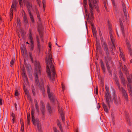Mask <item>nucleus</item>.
<instances>
[{"instance_id": "f257e3e1", "label": "nucleus", "mask_w": 132, "mask_h": 132, "mask_svg": "<svg viewBox=\"0 0 132 132\" xmlns=\"http://www.w3.org/2000/svg\"><path fill=\"white\" fill-rule=\"evenodd\" d=\"M49 47L50 48L46 56L45 60L47 64V72L48 76L50 79L52 81L55 79L56 74L55 68L53 64V60L52 53L51 52V44L50 42L49 43Z\"/></svg>"}, {"instance_id": "f03ea898", "label": "nucleus", "mask_w": 132, "mask_h": 132, "mask_svg": "<svg viewBox=\"0 0 132 132\" xmlns=\"http://www.w3.org/2000/svg\"><path fill=\"white\" fill-rule=\"evenodd\" d=\"M35 82L36 84L38 86L40 90L42 92H44L45 89L44 85L42 84L40 85V83L38 80V77L41 74V68L40 66L39 62L37 61H35Z\"/></svg>"}, {"instance_id": "7ed1b4c3", "label": "nucleus", "mask_w": 132, "mask_h": 132, "mask_svg": "<svg viewBox=\"0 0 132 132\" xmlns=\"http://www.w3.org/2000/svg\"><path fill=\"white\" fill-rule=\"evenodd\" d=\"M103 44L104 49L106 56L104 57L106 67L108 72L110 73V75H111L112 72L108 63V61H109L110 60V57L108 45L104 42H103Z\"/></svg>"}, {"instance_id": "20e7f679", "label": "nucleus", "mask_w": 132, "mask_h": 132, "mask_svg": "<svg viewBox=\"0 0 132 132\" xmlns=\"http://www.w3.org/2000/svg\"><path fill=\"white\" fill-rule=\"evenodd\" d=\"M105 88L106 91L104 96L106 103L108 104L109 107H110V103L111 101V95L110 94L109 87L105 86Z\"/></svg>"}, {"instance_id": "39448f33", "label": "nucleus", "mask_w": 132, "mask_h": 132, "mask_svg": "<svg viewBox=\"0 0 132 132\" xmlns=\"http://www.w3.org/2000/svg\"><path fill=\"white\" fill-rule=\"evenodd\" d=\"M96 3L97 2L96 0H88V5L89 7L90 12L92 17L93 15L94 6L95 5L97 4Z\"/></svg>"}, {"instance_id": "423d86ee", "label": "nucleus", "mask_w": 132, "mask_h": 132, "mask_svg": "<svg viewBox=\"0 0 132 132\" xmlns=\"http://www.w3.org/2000/svg\"><path fill=\"white\" fill-rule=\"evenodd\" d=\"M26 5L27 7L28 11L29 13L30 17L31 18L32 22L34 23V20L30 11L32 7V4L30 2L28 1L26 3Z\"/></svg>"}, {"instance_id": "0eeeda50", "label": "nucleus", "mask_w": 132, "mask_h": 132, "mask_svg": "<svg viewBox=\"0 0 132 132\" xmlns=\"http://www.w3.org/2000/svg\"><path fill=\"white\" fill-rule=\"evenodd\" d=\"M49 86L50 85L48 84L47 88V93L49 99L51 101L53 102L54 101L55 99V96L52 92H50Z\"/></svg>"}, {"instance_id": "6e6552de", "label": "nucleus", "mask_w": 132, "mask_h": 132, "mask_svg": "<svg viewBox=\"0 0 132 132\" xmlns=\"http://www.w3.org/2000/svg\"><path fill=\"white\" fill-rule=\"evenodd\" d=\"M40 109L42 113V118L44 119L45 118V106L44 102L42 100L40 101Z\"/></svg>"}, {"instance_id": "1a4fd4ad", "label": "nucleus", "mask_w": 132, "mask_h": 132, "mask_svg": "<svg viewBox=\"0 0 132 132\" xmlns=\"http://www.w3.org/2000/svg\"><path fill=\"white\" fill-rule=\"evenodd\" d=\"M113 99L114 103L116 105H118L121 104V100L119 96L114 95L113 96Z\"/></svg>"}, {"instance_id": "9d476101", "label": "nucleus", "mask_w": 132, "mask_h": 132, "mask_svg": "<svg viewBox=\"0 0 132 132\" xmlns=\"http://www.w3.org/2000/svg\"><path fill=\"white\" fill-rule=\"evenodd\" d=\"M16 2H13L12 4L11 8L10 14V21L12 20L13 18V10L16 9Z\"/></svg>"}, {"instance_id": "9b49d317", "label": "nucleus", "mask_w": 132, "mask_h": 132, "mask_svg": "<svg viewBox=\"0 0 132 132\" xmlns=\"http://www.w3.org/2000/svg\"><path fill=\"white\" fill-rule=\"evenodd\" d=\"M119 77L121 80V84L123 85L124 86H126V81L125 78L123 77L122 73L121 71L119 76Z\"/></svg>"}, {"instance_id": "f8f14e48", "label": "nucleus", "mask_w": 132, "mask_h": 132, "mask_svg": "<svg viewBox=\"0 0 132 132\" xmlns=\"http://www.w3.org/2000/svg\"><path fill=\"white\" fill-rule=\"evenodd\" d=\"M21 72L22 76L23 77L26 81L28 80V79L27 75L26 73L25 68L24 67H23L21 69Z\"/></svg>"}, {"instance_id": "ddd939ff", "label": "nucleus", "mask_w": 132, "mask_h": 132, "mask_svg": "<svg viewBox=\"0 0 132 132\" xmlns=\"http://www.w3.org/2000/svg\"><path fill=\"white\" fill-rule=\"evenodd\" d=\"M58 112L60 114L61 118L63 122L65 123V118L63 114V109L62 108H61L60 107H59Z\"/></svg>"}, {"instance_id": "4468645a", "label": "nucleus", "mask_w": 132, "mask_h": 132, "mask_svg": "<svg viewBox=\"0 0 132 132\" xmlns=\"http://www.w3.org/2000/svg\"><path fill=\"white\" fill-rule=\"evenodd\" d=\"M123 96L126 101H128V97L126 90L122 87L121 88Z\"/></svg>"}, {"instance_id": "2eb2a0df", "label": "nucleus", "mask_w": 132, "mask_h": 132, "mask_svg": "<svg viewBox=\"0 0 132 132\" xmlns=\"http://www.w3.org/2000/svg\"><path fill=\"white\" fill-rule=\"evenodd\" d=\"M126 44L127 47V48L130 55L132 56V51L131 50V47L130 43L128 41L126 40Z\"/></svg>"}, {"instance_id": "dca6fc26", "label": "nucleus", "mask_w": 132, "mask_h": 132, "mask_svg": "<svg viewBox=\"0 0 132 132\" xmlns=\"http://www.w3.org/2000/svg\"><path fill=\"white\" fill-rule=\"evenodd\" d=\"M32 121L34 125H36L38 127H39V120L38 119H35V117L32 118Z\"/></svg>"}, {"instance_id": "f3484780", "label": "nucleus", "mask_w": 132, "mask_h": 132, "mask_svg": "<svg viewBox=\"0 0 132 132\" xmlns=\"http://www.w3.org/2000/svg\"><path fill=\"white\" fill-rule=\"evenodd\" d=\"M36 40L37 42V46L38 47V52L39 53L40 52V51L41 47L40 46V44L39 42V40L37 35L36 36Z\"/></svg>"}, {"instance_id": "a211bd4d", "label": "nucleus", "mask_w": 132, "mask_h": 132, "mask_svg": "<svg viewBox=\"0 0 132 132\" xmlns=\"http://www.w3.org/2000/svg\"><path fill=\"white\" fill-rule=\"evenodd\" d=\"M122 3H122V5L123 7V10L124 12L125 17V18H126L127 16V14L126 7L125 6V5L123 3V2Z\"/></svg>"}, {"instance_id": "6ab92c4d", "label": "nucleus", "mask_w": 132, "mask_h": 132, "mask_svg": "<svg viewBox=\"0 0 132 132\" xmlns=\"http://www.w3.org/2000/svg\"><path fill=\"white\" fill-rule=\"evenodd\" d=\"M113 79L115 82V84L117 86L120 85L118 77L115 74L114 75V78Z\"/></svg>"}, {"instance_id": "aec40b11", "label": "nucleus", "mask_w": 132, "mask_h": 132, "mask_svg": "<svg viewBox=\"0 0 132 132\" xmlns=\"http://www.w3.org/2000/svg\"><path fill=\"white\" fill-rule=\"evenodd\" d=\"M24 14L23 15V18L24 22L26 24H27L28 23V20L27 17L26 15L24 12Z\"/></svg>"}, {"instance_id": "412c9836", "label": "nucleus", "mask_w": 132, "mask_h": 132, "mask_svg": "<svg viewBox=\"0 0 132 132\" xmlns=\"http://www.w3.org/2000/svg\"><path fill=\"white\" fill-rule=\"evenodd\" d=\"M34 102H35V107L36 108V109L37 112L38 113L39 112V106L38 105V102L37 101L36 99L34 100Z\"/></svg>"}, {"instance_id": "4be33fe9", "label": "nucleus", "mask_w": 132, "mask_h": 132, "mask_svg": "<svg viewBox=\"0 0 132 132\" xmlns=\"http://www.w3.org/2000/svg\"><path fill=\"white\" fill-rule=\"evenodd\" d=\"M126 75L127 76L128 81L129 83H130L132 82V75L131 76H129L128 73V74L126 73Z\"/></svg>"}, {"instance_id": "5701e85b", "label": "nucleus", "mask_w": 132, "mask_h": 132, "mask_svg": "<svg viewBox=\"0 0 132 132\" xmlns=\"http://www.w3.org/2000/svg\"><path fill=\"white\" fill-rule=\"evenodd\" d=\"M119 20L120 24V26H121V30L122 33V34L124 35V29L123 26V23H122V21L120 20V19H119Z\"/></svg>"}, {"instance_id": "b1692460", "label": "nucleus", "mask_w": 132, "mask_h": 132, "mask_svg": "<svg viewBox=\"0 0 132 132\" xmlns=\"http://www.w3.org/2000/svg\"><path fill=\"white\" fill-rule=\"evenodd\" d=\"M122 69L123 70L125 73L126 75V73L127 74H128L129 73L128 72V70L127 67L126 65H124L123 67H122Z\"/></svg>"}, {"instance_id": "393cba45", "label": "nucleus", "mask_w": 132, "mask_h": 132, "mask_svg": "<svg viewBox=\"0 0 132 132\" xmlns=\"http://www.w3.org/2000/svg\"><path fill=\"white\" fill-rule=\"evenodd\" d=\"M15 62V58L14 57L12 58V60H11L10 63V65L11 67H13V65Z\"/></svg>"}, {"instance_id": "a878e982", "label": "nucleus", "mask_w": 132, "mask_h": 132, "mask_svg": "<svg viewBox=\"0 0 132 132\" xmlns=\"http://www.w3.org/2000/svg\"><path fill=\"white\" fill-rule=\"evenodd\" d=\"M128 88L131 98H132V88L129 85L128 86Z\"/></svg>"}, {"instance_id": "bb28decb", "label": "nucleus", "mask_w": 132, "mask_h": 132, "mask_svg": "<svg viewBox=\"0 0 132 132\" xmlns=\"http://www.w3.org/2000/svg\"><path fill=\"white\" fill-rule=\"evenodd\" d=\"M28 37L29 40L30 41V42H34L33 38L30 32L29 33Z\"/></svg>"}, {"instance_id": "cd10ccee", "label": "nucleus", "mask_w": 132, "mask_h": 132, "mask_svg": "<svg viewBox=\"0 0 132 132\" xmlns=\"http://www.w3.org/2000/svg\"><path fill=\"white\" fill-rule=\"evenodd\" d=\"M46 108L48 110V112H49V114H51L52 112L51 108L50 105L48 104H47Z\"/></svg>"}, {"instance_id": "c85d7f7f", "label": "nucleus", "mask_w": 132, "mask_h": 132, "mask_svg": "<svg viewBox=\"0 0 132 132\" xmlns=\"http://www.w3.org/2000/svg\"><path fill=\"white\" fill-rule=\"evenodd\" d=\"M57 126L59 127L61 131L62 132H63V130H62V127L61 126V123L60 122V121L58 120H57Z\"/></svg>"}, {"instance_id": "c756f323", "label": "nucleus", "mask_w": 132, "mask_h": 132, "mask_svg": "<svg viewBox=\"0 0 132 132\" xmlns=\"http://www.w3.org/2000/svg\"><path fill=\"white\" fill-rule=\"evenodd\" d=\"M92 30L93 35L94 36H96L97 33L96 29L94 27H92Z\"/></svg>"}, {"instance_id": "7c9ffc66", "label": "nucleus", "mask_w": 132, "mask_h": 132, "mask_svg": "<svg viewBox=\"0 0 132 132\" xmlns=\"http://www.w3.org/2000/svg\"><path fill=\"white\" fill-rule=\"evenodd\" d=\"M23 89L25 94H29L28 91L27 90L26 87L25 85H23Z\"/></svg>"}, {"instance_id": "2f4dec72", "label": "nucleus", "mask_w": 132, "mask_h": 132, "mask_svg": "<svg viewBox=\"0 0 132 132\" xmlns=\"http://www.w3.org/2000/svg\"><path fill=\"white\" fill-rule=\"evenodd\" d=\"M31 89L34 95L35 96L36 94L35 91L34 87L33 85H31Z\"/></svg>"}, {"instance_id": "473e14b6", "label": "nucleus", "mask_w": 132, "mask_h": 132, "mask_svg": "<svg viewBox=\"0 0 132 132\" xmlns=\"http://www.w3.org/2000/svg\"><path fill=\"white\" fill-rule=\"evenodd\" d=\"M31 115L32 118L34 117L35 110L34 108H32L31 110Z\"/></svg>"}, {"instance_id": "72a5a7b5", "label": "nucleus", "mask_w": 132, "mask_h": 132, "mask_svg": "<svg viewBox=\"0 0 132 132\" xmlns=\"http://www.w3.org/2000/svg\"><path fill=\"white\" fill-rule=\"evenodd\" d=\"M84 2V6L85 9H86V5L87 4V0H83Z\"/></svg>"}, {"instance_id": "f704fd0d", "label": "nucleus", "mask_w": 132, "mask_h": 132, "mask_svg": "<svg viewBox=\"0 0 132 132\" xmlns=\"http://www.w3.org/2000/svg\"><path fill=\"white\" fill-rule=\"evenodd\" d=\"M21 130L22 132H23L24 131V123L23 122L21 123Z\"/></svg>"}, {"instance_id": "c9c22d12", "label": "nucleus", "mask_w": 132, "mask_h": 132, "mask_svg": "<svg viewBox=\"0 0 132 132\" xmlns=\"http://www.w3.org/2000/svg\"><path fill=\"white\" fill-rule=\"evenodd\" d=\"M111 40L112 42V43L114 47V48L115 47V44H114V42H115V40L113 38V37L111 38Z\"/></svg>"}, {"instance_id": "e433bc0d", "label": "nucleus", "mask_w": 132, "mask_h": 132, "mask_svg": "<svg viewBox=\"0 0 132 132\" xmlns=\"http://www.w3.org/2000/svg\"><path fill=\"white\" fill-rule=\"evenodd\" d=\"M31 50L32 51L34 48V44L33 42H31Z\"/></svg>"}, {"instance_id": "4c0bfd02", "label": "nucleus", "mask_w": 132, "mask_h": 132, "mask_svg": "<svg viewBox=\"0 0 132 132\" xmlns=\"http://www.w3.org/2000/svg\"><path fill=\"white\" fill-rule=\"evenodd\" d=\"M113 31L111 30H110L109 31V35L110 38L113 37L112 35Z\"/></svg>"}, {"instance_id": "58836bf2", "label": "nucleus", "mask_w": 132, "mask_h": 132, "mask_svg": "<svg viewBox=\"0 0 132 132\" xmlns=\"http://www.w3.org/2000/svg\"><path fill=\"white\" fill-rule=\"evenodd\" d=\"M120 53L121 56L123 59L124 58L123 52L121 51H120Z\"/></svg>"}, {"instance_id": "ea45409f", "label": "nucleus", "mask_w": 132, "mask_h": 132, "mask_svg": "<svg viewBox=\"0 0 132 132\" xmlns=\"http://www.w3.org/2000/svg\"><path fill=\"white\" fill-rule=\"evenodd\" d=\"M20 21L19 20H18V19H17V22H16L17 25V26L19 27H20Z\"/></svg>"}, {"instance_id": "a19ab883", "label": "nucleus", "mask_w": 132, "mask_h": 132, "mask_svg": "<svg viewBox=\"0 0 132 132\" xmlns=\"http://www.w3.org/2000/svg\"><path fill=\"white\" fill-rule=\"evenodd\" d=\"M98 87L96 86L95 88V90L94 91V93L96 94H98Z\"/></svg>"}, {"instance_id": "79ce46f5", "label": "nucleus", "mask_w": 132, "mask_h": 132, "mask_svg": "<svg viewBox=\"0 0 132 132\" xmlns=\"http://www.w3.org/2000/svg\"><path fill=\"white\" fill-rule=\"evenodd\" d=\"M30 119V113H29L28 112L27 113V119Z\"/></svg>"}, {"instance_id": "37998d69", "label": "nucleus", "mask_w": 132, "mask_h": 132, "mask_svg": "<svg viewBox=\"0 0 132 132\" xmlns=\"http://www.w3.org/2000/svg\"><path fill=\"white\" fill-rule=\"evenodd\" d=\"M15 96H18L19 95V93L18 91L17 90H16L15 93Z\"/></svg>"}, {"instance_id": "c03bdc74", "label": "nucleus", "mask_w": 132, "mask_h": 132, "mask_svg": "<svg viewBox=\"0 0 132 132\" xmlns=\"http://www.w3.org/2000/svg\"><path fill=\"white\" fill-rule=\"evenodd\" d=\"M102 70H103V72H105V68L104 64L103 65L101 66Z\"/></svg>"}, {"instance_id": "a18cd8bd", "label": "nucleus", "mask_w": 132, "mask_h": 132, "mask_svg": "<svg viewBox=\"0 0 132 132\" xmlns=\"http://www.w3.org/2000/svg\"><path fill=\"white\" fill-rule=\"evenodd\" d=\"M95 7L96 10L98 11V7L97 6V4H96V5H95L94 6V7Z\"/></svg>"}, {"instance_id": "49530a36", "label": "nucleus", "mask_w": 132, "mask_h": 132, "mask_svg": "<svg viewBox=\"0 0 132 132\" xmlns=\"http://www.w3.org/2000/svg\"><path fill=\"white\" fill-rule=\"evenodd\" d=\"M100 48V45L99 44H97V47H96V51H97V50H98V49H99Z\"/></svg>"}, {"instance_id": "de8ad7c7", "label": "nucleus", "mask_w": 132, "mask_h": 132, "mask_svg": "<svg viewBox=\"0 0 132 132\" xmlns=\"http://www.w3.org/2000/svg\"><path fill=\"white\" fill-rule=\"evenodd\" d=\"M37 18L38 19H39V20L40 21H41V19H40V17L39 13L37 14Z\"/></svg>"}, {"instance_id": "09e8293b", "label": "nucleus", "mask_w": 132, "mask_h": 132, "mask_svg": "<svg viewBox=\"0 0 132 132\" xmlns=\"http://www.w3.org/2000/svg\"><path fill=\"white\" fill-rule=\"evenodd\" d=\"M37 3L38 4L39 6H40V4L41 3V2L40 0H37Z\"/></svg>"}, {"instance_id": "8fccbe9b", "label": "nucleus", "mask_w": 132, "mask_h": 132, "mask_svg": "<svg viewBox=\"0 0 132 132\" xmlns=\"http://www.w3.org/2000/svg\"><path fill=\"white\" fill-rule=\"evenodd\" d=\"M112 1V3L113 5L115 6H116V4L114 0H111Z\"/></svg>"}, {"instance_id": "3c124183", "label": "nucleus", "mask_w": 132, "mask_h": 132, "mask_svg": "<svg viewBox=\"0 0 132 132\" xmlns=\"http://www.w3.org/2000/svg\"><path fill=\"white\" fill-rule=\"evenodd\" d=\"M102 105L103 108L107 107L106 105L104 103H102Z\"/></svg>"}, {"instance_id": "603ef678", "label": "nucleus", "mask_w": 132, "mask_h": 132, "mask_svg": "<svg viewBox=\"0 0 132 132\" xmlns=\"http://www.w3.org/2000/svg\"><path fill=\"white\" fill-rule=\"evenodd\" d=\"M104 110L106 112L108 113V111L107 107L104 108Z\"/></svg>"}, {"instance_id": "864d4df0", "label": "nucleus", "mask_w": 132, "mask_h": 132, "mask_svg": "<svg viewBox=\"0 0 132 132\" xmlns=\"http://www.w3.org/2000/svg\"><path fill=\"white\" fill-rule=\"evenodd\" d=\"M11 116L13 117H15V114L13 113V112H12L11 113Z\"/></svg>"}, {"instance_id": "5fc2aeb1", "label": "nucleus", "mask_w": 132, "mask_h": 132, "mask_svg": "<svg viewBox=\"0 0 132 132\" xmlns=\"http://www.w3.org/2000/svg\"><path fill=\"white\" fill-rule=\"evenodd\" d=\"M19 2L20 6L22 5V0H19Z\"/></svg>"}, {"instance_id": "6e6d98bb", "label": "nucleus", "mask_w": 132, "mask_h": 132, "mask_svg": "<svg viewBox=\"0 0 132 132\" xmlns=\"http://www.w3.org/2000/svg\"><path fill=\"white\" fill-rule=\"evenodd\" d=\"M85 13L86 15L87 16L88 15H89L88 12L87 11V10L86 9H85Z\"/></svg>"}, {"instance_id": "4d7b16f0", "label": "nucleus", "mask_w": 132, "mask_h": 132, "mask_svg": "<svg viewBox=\"0 0 132 132\" xmlns=\"http://www.w3.org/2000/svg\"><path fill=\"white\" fill-rule=\"evenodd\" d=\"M54 132H59V131L57 130L56 128H53Z\"/></svg>"}, {"instance_id": "13d9d810", "label": "nucleus", "mask_w": 132, "mask_h": 132, "mask_svg": "<svg viewBox=\"0 0 132 132\" xmlns=\"http://www.w3.org/2000/svg\"><path fill=\"white\" fill-rule=\"evenodd\" d=\"M100 62L101 66L103 65L104 64L102 60H100Z\"/></svg>"}, {"instance_id": "bf43d9fd", "label": "nucleus", "mask_w": 132, "mask_h": 132, "mask_svg": "<svg viewBox=\"0 0 132 132\" xmlns=\"http://www.w3.org/2000/svg\"><path fill=\"white\" fill-rule=\"evenodd\" d=\"M38 32H39V34H40V37H41V41L42 42H44L43 39V38H42V36H41V35H40V31L39 30H38Z\"/></svg>"}, {"instance_id": "052dcab7", "label": "nucleus", "mask_w": 132, "mask_h": 132, "mask_svg": "<svg viewBox=\"0 0 132 132\" xmlns=\"http://www.w3.org/2000/svg\"><path fill=\"white\" fill-rule=\"evenodd\" d=\"M118 86V88L119 89V90L120 91L121 90V87L120 85H118L117 86Z\"/></svg>"}, {"instance_id": "680f3d73", "label": "nucleus", "mask_w": 132, "mask_h": 132, "mask_svg": "<svg viewBox=\"0 0 132 132\" xmlns=\"http://www.w3.org/2000/svg\"><path fill=\"white\" fill-rule=\"evenodd\" d=\"M2 100L0 98V105H2Z\"/></svg>"}, {"instance_id": "e2e57ef3", "label": "nucleus", "mask_w": 132, "mask_h": 132, "mask_svg": "<svg viewBox=\"0 0 132 132\" xmlns=\"http://www.w3.org/2000/svg\"><path fill=\"white\" fill-rule=\"evenodd\" d=\"M42 3L43 5L45 4H46V2L44 0H43L42 1Z\"/></svg>"}, {"instance_id": "0e129e2a", "label": "nucleus", "mask_w": 132, "mask_h": 132, "mask_svg": "<svg viewBox=\"0 0 132 132\" xmlns=\"http://www.w3.org/2000/svg\"><path fill=\"white\" fill-rule=\"evenodd\" d=\"M30 119H27V123L29 125L30 124Z\"/></svg>"}, {"instance_id": "69168bd1", "label": "nucleus", "mask_w": 132, "mask_h": 132, "mask_svg": "<svg viewBox=\"0 0 132 132\" xmlns=\"http://www.w3.org/2000/svg\"><path fill=\"white\" fill-rule=\"evenodd\" d=\"M111 52L113 55L114 52H113V49H112V50H111Z\"/></svg>"}, {"instance_id": "338daca9", "label": "nucleus", "mask_w": 132, "mask_h": 132, "mask_svg": "<svg viewBox=\"0 0 132 132\" xmlns=\"http://www.w3.org/2000/svg\"><path fill=\"white\" fill-rule=\"evenodd\" d=\"M36 14H39V12L38 11L37 9L36 10Z\"/></svg>"}, {"instance_id": "774afa93", "label": "nucleus", "mask_w": 132, "mask_h": 132, "mask_svg": "<svg viewBox=\"0 0 132 132\" xmlns=\"http://www.w3.org/2000/svg\"><path fill=\"white\" fill-rule=\"evenodd\" d=\"M15 120V117H13L12 118L13 123H14V121Z\"/></svg>"}]
</instances>
